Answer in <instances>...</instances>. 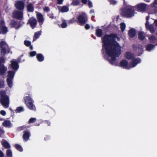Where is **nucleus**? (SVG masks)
<instances>
[{
  "label": "nucleus",
  "mask_w": 157,
  "mask_h": 157,
  "mask_svg": "<svg viewBox=\"0 0 157 157\" xmlns=\"http://www.w3.org/2000/svg\"><path fill=\"white\" fill-rule=\"evenodd\" d=\"M119 38L115 33L105 34L101 38L102 43V51L105 50V52L108 56L111 57L109 59L108 57L107 60L112 65L118 66L116 58L118 57L121 53V47L119 44L116 40V39Z\"/></svg>",
  "instance_id": "nucleus-1"
},
{
  "label": "nucleus",
  "mask_w": 157,
  "mask_h": 157,
  "mask_svg": "<svg viewBox=\"0 0 157 157\" xmlns=\"http://www.w3.org/2000/svg\"><path fill=\"white\" fill-rule=\"evenodd\" d=\"M24 56V54H22L19 56L17 59H13L10 61V68H12L13 71H10V88L13 86V78L16 72L19 68V63L25 61L24 59L21 60V58Z\"/></svg>",
  "instance_id": "nucleus-2"
},
{
  "label": "nucleus",
  "mask_w": 157,
  "mask_h": 157,
  "mask_svg": "<svg viewBox=\"0 0 157 157\" xmlns=\"http://www.w3.org/2000/svg\"><path fill=\"white\" fill-rule=\"evenodd\" d=\"M25 103L28 108L30 110L36 111V107L33 104L34 101L32 98L31 94H29L24 97Z\"/></svg>",
  "instance_id": "nucleus-3"
},
{
  "label": "nucleus",
  "mask_w": 157,
  "mask_h": 157,
  "mask_svg": "<svg viewBox=\"0 0 157 157\" xmlns=\"http://www.w3.org/2000/svg\"><path fill=\"white\" fill-rule=\"evenodd\" d=\"M8 48V46L6 43L4 41H2L0 43V50L1 55L2 56L0 59V67L1 66L2 62H4L5 58L3 57L6 53L7 49Z\"/></svg>",
  "instance_id": "nucleus-4"
},
{
  "label": "nucleus",
  "mask_w": 157,
  "mask_h": 157,
  "mask_svg": "<svg viewBox=\"0 0 157 157\" xmlns=\"http://www.w3.org/2000/svg\"><path fill=\"white\" fill-rule=\"evenodd\" d=\"M0 95L1 103L4 107L7 108L9 105V97L6 94V92L4 91H1Z\"/></svg>",
  "instance_id": "nucleus-5"
},
{
  "label": "nucleus",
  "mask_w": 157,
  "mask_h": 157,
  "mask_svg": "<svg viewBox=\"0 0 157 157\" xmlns=\"http://www.w3.org/2000/svg\"><path fill=\"white\" fill-rule=\"evenodd\" d=\"M135 10L132 6H126L122 11V15L126 17L130 18L134 16Z\"/></svg>",
  "instance_id": "nucleus-6"
},
{
  "label": "nucleus",
  "mask_w": 157,
  "mask_h": 157,
  "mask_svg": "<svg viewBox=\"0 0 157 157\" xmlns=\"http://www.w3.org/2000/svg\"><path fill=\"white\" fill-rule=\"evenodd\" d=\"M77 22L81 26L84 25L88 21V18L86 15L80 14L77 18Z\"/></svg>",
  "instance_id": "nucleus-7"
},
{
  "label": "nucleus",
  "mask_w": 157,
  "mask_h": 157,
  "mask_svg": "<svg viewBox=\"0 0 157 157\" xmlns=\"http://www.w3.org/2000/svg\"><path fill=\"white\" fill-rule=\"evenodd\" d=\"M132 48L134 50L137 51L138 56H140L143 52L142 46L140 44H138L137 45L133 44L132 45Z\"/></svg>",
  "instance_id": "nucleus-8"
},
{
  "label": "nucleus",
  "mask_w": 157,
  "mask_h": 157,
  "mask_svg": "<svg viewBox=\"0 0 157 157\" xmlns=\"http://www.w3.org/2000/svg\"><path fill=\"white\" fill-rule=\"evenodd\" d=\"M12 14L13 17L17 19H21L23 17V12L22 11L14 10Z\"/></svg>",
  "instance_id": "nucleus-9"
},
{
  "label": "nucleus",
  "mask_w": 157,
  "mask_h": 157,
  "mask_svg": "<svg viewBox=\"0 0 157 157\" xmlns=\"http://www.w3.org/2000/svg\"><path fill=\"white\" fill-rule=\"evenodd\" d=\"M147 4L144 3H140L135 6V8L140 12H144L146 10Z\"/></svg>",
  "instance_id": "nucleus-10"
},
{
  "label": "nucleus",
  "mask_w": 157,
  "mask_h": 157,
  "mask_svg": "<svg viewBox=\"0 0 157 157\" xmlns=\"http://www.w3.org/2000/svg\"><path fill=\"white\" fill-rule=\"evenodd\" d=\"M15 6L17 9L20 11H23L25 7V3L22 1L19 0L16 2Z\"/></svg>",
  "instance_id": "nucleus-11"
},
{
  "label": "nucleus",
  "mask_w": 157,
  "mask_h": 157,
  "mask_svg": "<svg viewBox=\"0 0 157 157\" xmlns=\"http://www.w3.org/2000/svg\"><path fill=\"white\" fill-rule=\"evenodd\" d=\"M28 23H29L31 28L33 29L36 27L37 21L35 18L32 17L28 20Z\"/></svg>",
  "instance_id": "nucleus-12"
},
{
  "label": "nucleus",
  "mask_w": 157,
  "mask_h": 157,
  "mask_svg": "<svg viewBox=\"0 0 157 157\" xmlns=\"http://www.w3.org/2000/svg\"><path fill=\"white\" fill-rule=\"evenodd\" d=\"M132 61L130 63V67L127 68V69H130L132 68L135 67L138 63H140L141 62V59L139 58L137 59L134 58L132 60Z\"/></svg>",
  "instance_id": "nucleus-13"
},
{
  "label": "nucleus",
  "mask_w": 157,
  "mask_h": 157,
  "mask_svg": "<svg viewBox=\"0 0 157 157\" xmlns=\"http://www.w3.org/2000/svg\"><path fill=\"white\" fill-rule=\"evenodd\" d=\"M0 31L2 34H5L7 32V28L5 25V22L3 21L0 22Z\"/></svg>",
  "instance_id": "nucleus-14"
},
{
  "label": "nucleus",
  "mask_w": 157,
  "mask_h": 157,
  "mask_svg": "<svg viewBox=\"0 0 157 157\" xmlns=\"http://www.w3.org/2000/svg\"><path fill=\"white\" fill-rule=\"evenodd\" d=\"M23 133L22 138L24 141L26 142L29 140V137L31 136V133L28 130L24 131Z\"/></svg>",
  "instance_id": "nucleus-15"
},
{
  "label": "nucleus",
  "mask_w": 157,
  "mask_h": 157,
  "mask_svg": "<svg viewBox=\"0 0 157 157\" xmlns=\"http://www.w3.org/2000/svg\"><path fill=\"white\" fill-rule=\"evenodd\" d=\"M36 17L39 25L41 26L44 21L43 15L40 13H38L36 15Z\"/></svg>",
  "instance_id": "nucleus-16"
},
{
  "label": "nucleus",
  "mask_w": 157,
  "mask_h": 157,
  "mask_svg": "<svg viewBox=\"0 0 157 157\" xmlns=\"http://www.w3.org/2000/svg\"><path fill=\"white\" fill-rule=\"evenodd\" d=\"M120 65L121 67L124 68H127L128 67H130V65L128 66V62L125 60H123L121 61L120 63Z\"/></svg>",
  "instance_id": "nucleus-17"
},
{
  "label": "nucleus",
  "mask_w": 157,
  "mask_h": 157,
  "mask_svg": "<svg viewBox=\"0 0 157 157\" xmlns=\"http://www.w3.org/2000/svg\"><path fill=\"white\" fill-rule=\"evenodd\" d=\"M125 56L126 58L128 59L132 60L135 58L134 54H132L129 52H127L125 53Z\"/></svg>",
  "instance_id": "nucleus-18"
},
{
  "label": "nucleus",
  "mask_w": 157,
  "mask_h": 157,
  "mask_svg": "<svg viewBox=\"0 0 157 157\" xmlns=\"http://www.w3.org/2000/svg\"><path fill=\"white\" fill-rule=\"evenodd\" d=\"M136 34L135 30L133 28L131 29L128 31V35L131 38L134 37Z\"/></svg>",
  "instance_id": "nucleus-19"
},
{
  "label": "nucleus",
  "mask_w": 157,
  "mask_h": 157,
  "mask_svg": "<svg viewBox=\"0 0 157 157\" xmlns=\"http://www.w3.org/2000/svg\"><path fill=\"white\" fill-rule=\"evenodd\" d=\"M27 10L28 12H33L34 11V7L32 3H29L27 6Z\"/></svg>",
  "instance_id": "nucleus-20"
},
{
  "label": "nucleus",
  "mask_w": 157,
  "mask_h": 157,
  "mask_svg": "<svg viewBox=\"0 0 157 157\" xmlns=\"http://www.w3.org/2000/svg\"><path fill=\"white\" fill-rule=\"evenodd\" d=\"M157 45V43L154 45L151 44H148L146 46V50L147 51L150 52L154 48L155 46Z\"/></svg>",
  "instance_id": "nucleus-21"
},
{
  "label": "nucleus",
  "mask_w": 157,
  "mask_h": 157,
  "mask_svg": "<svg viewBox=\"0 0 157 157\" xmlns=\"http://www.w3.org/2000/svg\"><path fill=\"white\" fill-rule=\"evenodd\" d=\"M147 29L151 33H155V30L154 28V26L152 25H149L148 24L147 26H145Z\"/></svg>",
  "instance_id": "nucleus-22"
},
{
  "label": "nucleus",
  "mask_w": 157,
  "mask_h": 157,
  "mask_svg": "<svg viewBox=\"0 0 157 157\" xmlns=\"http://www.w3.org/2000/svg\"><path fill=\"white\" fill-rule=\"evenodd\" d=\"M59 9L60 12L63 13L67 12L69 10L68 7L66 6H63L60 7Z\"/></svg>",
  "instance_id": "nucleus-23"
},
{
  "label": "nucleus",
  "mask_w": 157,
  "mask_h": 157,
  "mask_svg": "<svg viewBox=\"0 0 157 157\" xmlns=\"http://www.w3.org/2000/svg\"><path fill=\"white\" fill-rule=\"evenodd\" d=\"M36 58L37 60L40 62L43 61L44 59V57L43 55L41 53L37 54Z\"/></svg>",
  "instance_id": "nucleus-24"
},
{
  "label": "nucleus",
  "mask_w": 157,
  "mask_h": 157,
  "mask_svg": "<svg viewBox=\"0 0 157 157\" xmlns=\"http://www.w3.org/2000/svg\"><path fill=\"white\" fill-rule=\"evenodd\" d=\"M103 34V31L101 29H98L96 30L95 35L98 37H101Z\"/></svg>",
  "instance_id": "nucleus-25"
},
{
  "label": "nucleus",
  "mask_w": 157,
  "mask_h": 157,
  "mask_svg": "<svg viewBox=\"0 0 157 157\" xmlns=\"http://www.w3.org/2000/svg\"><path fill=\"white\" fill-rule=\"evenodd\" d=\"M10 25L11 27L12 28H15L16 29H17L18 28V27H17V21L14 20H12L11 21H10Z\"/></svg>",
  "instance_id": "nucleus-26"
},
{
  "label": "nucleus",
  "mask_w": 157,
  "mask_h": 157,
  "mask_svg": "<svg viewBox=\"0 0 157 157\" xmlns=\"http://www.w3.org/2000/svg\"><path fill=\"white\" fill-rule=\"evenodd\" d=\"M145 37V34L144 32H140L139 33L138 38L141 40H144Z\"/></svg>",
  "instance_id": "nucleus-27"
},
{
  "label": "nucleus",
  "mask_w": 157,
  "mask_h": 157,
  "mask_svg": "<svg viewBox=\"0 0 157 157\" xmlns=\"http://www.w3.org/2000/svg\"><path fill=\"white\" fill-rule=\"evenodd\" d=\"M14 146L15 148L19 151L20 152H22L23 151V148L20 145L16 144L14 145Z\"/></svg>",
  "instance_id": "nucleus-28"
},
{
  "label": "nucleus",
  "mask_w": 157,
  "mask_h": 157,
  "mask_svg": "<svg viewBox=\"0 0 157 157\" xmlns=\"http://www.w3.org/2000/svg\"><path fill=\"white\" fill-rule=\"evenodd\" d=\"M7 69L5 67L3 66L2 67H0V75H2L5 73Z\"/></svg>",
  "instance_id": "nucleus-29"
},
{
  "label": "nucleus",
  "mask_w": 157,
  "mask_h": 157,
  "mask_svg": "<svg viewBox=\"0 0 157 157\" xmlns=\"http://www.w3.org/2000/svg\"><path fill=\"white\" fill-rule=\"evenodd\" d=\"M80 2V0H72L71 4L73 6H77L79 5Z\"/></svg>",
  "instance_id": "nucleus-30"
},
{
  "label": "nucleus",
  "mask_w": 157,
  "mask_h": 157,
  "mask_svg": "<svg viewBox=\"0 0 157 157\" xmlns=\"http://www.w3.org/2000/svg\"><path fill=\"white\" fill-rule=\"evenodd\" d=\"M149 40L151 43H155V41L157 40V38L155 36H151L149 38Z\"/></svg>",
  "instance_id": "nucleus-31"
},
{
  "label": "nucleus",
  "mask_w": 157,
  "mask_h": 157,
  "mask_svg": "<svg viewBox=\"0 0 157 157\" xmlns=\"http://www.w3.org/2000/svg\"><path fill=\"white\" fill-rule=\"evenodd\" d=\"M24 111L23 108L22 106L18 107L16 110V113H20Z\"/></svg>",
  "instance_id": "nucleus-32"
},
{
  "label": "nucleus",
  "mask_w": 157,
  "mask_h": 157,
  "mask_svg": "<svg viewBox=\"0 0 157 157\" xmlns=\"http://www.w3.org/2000/svg\"><path fill=\"white\" fill-rule=\"evenodd\" d=\"M28 127L25 125H23L21 126L18 127L17 128V130L18 131L23 130L27 128Z\"/></svg>",
  "instance_id": "nucleus-33"
},
{
  "label": "nucleus",
  "mask_w": 157,
  "mask_h": 157,
  "mask_svg": "<svg viewBox=\"0 0 157 157\" xmlns=\"http://www.w3.org/2000/svg\"><path fill=\"white\" fill-rule=\"evenodd\" d=\"M2 145L5 148H10V145L9 143L6 141L4 142L3 143Z\"/></svg>",
  "instance_id": "nucleus-34"
},
{
  "label": "nucleus",
  "mask_w": 157,
  "mask_h": 157,
  "mask_svg": "<svg viewBox=\"0 0 157 157\" xmlns=\"http://www.w3.org/2000/svg\"><path fill=\"white\" fill-rule=\"evenodd\" d=\"M41 32L39 31L35 33L34 36V39H37L41 35Z\"/></svg>",
  "instance_id": "nucleus-35"
},
{
  "label": "nucleus",
  "mask_w": 157,
  "mask_h": 157,
  "mask_svg": "<svg viewBox=\"0 0 157 157\" xmlns=\"http://www.w3.org/2000/svg\"><path fill=\"white\" fill-rule=\"evenodd\" d=\"M4 126L7 127L10 126V121L6 120L4 121L2 123Z\"/></svg>",
  "instance_id": "nucleus-36"
},
{
  "label": "nucleus",
  "mask_w": 157,
  "mask_h": 157,
  "mask_svg": "<svg viewBox=\"0 0 157 157\" xmlns=\"http://www.w3.org/2000/svg\"><path fill=\"white\" fill-rule=\"evenodd\" d=\"M125 24L124 23H122L121 24L120 28L122 32H123L125 30Z\"/></svg>",
  "instance_id": "nucleus-37"
},
{
  "label": "nucleus",
  "mask_w": 157,
  "mask_h": 157,
  "mask_svg": "<svg viewBox=\"0 0 157 157\" xmlns=\"http://www.w3.org/2000/svg\"><path fill=\"white\" fill-rule=\"evenodd\" d=\"M6 80L8 85L10 87V70L8 71V77Z\"/></svg>",
  "instance_id": "nucleus-38"
},
{
  "label": "nucleus",
  "mask_w": 157,
  "mask_h": 157,
  "mask_svg": "<svg viewBox=\"0 0 157 157\" xmlns=\"http://www.w3.org/2000/svg\"><path fill=\"white\" fill-rule=\"evenodd\" d=\"M36 119L35 118H31L29 119L28 123L30 124L34 123L36 122Z\"/></svg>",
  "instance_id": "nucleus-39"
},
{
  "label": "nucleus",
  "mask_w": 157,
  "mask_h": 157,
  "mask_svg": "<svg viewBox=\"0 0 157 157\" xmlns=\"http://www.w3.org/2000/svg\"><path fill=\"white\" fill-rule=\"evenodd\" d=\"M24 44L27 47H29L31 44V42L29 41L25 40L24 41Z\"/></svg>",
  "instance_id": "nucleus-40"
},
{
  "label": "nucleus",
  "mask_w": 157,
  "mask_h": 157,
  "mask_svg": "<svg viewBox=\"0 0 157 157\" xmlns=\"http://www.w3.org/2000/svg\"><path fill=\"white\" fill-rule=\"evenodd\" d=\"M36 52L35 51L31 52L29 53V56L31 57H34L36 55Z\"/></svg>",
  "instance_id": "nucleus-41"
},
{
  "label": "nucleus",
  "mask_w": 157,
  "mask_h": 157,
  "mask_svg": "<svg viewBox=\"0 0 157 157\" xmlns=\"http://www.w3.org/2000/svg\"><path fill=\"white\" fill-rule=\"evenodd\" d=\"M76 22H77L76 20L74 18L68 20V23L69 24L73 23Z\"/></svg>",
  "instance_id": "nucleus-42"
},
{
  "label": "nucleus",
  "mask_w": 157,
  "mask_h": 157,
  "mask_svg": "<svg viewBox=\"0 0 157 157\" xmlns=\"http://www.w3.org/2000/svg\"><path fill=\"white\" fill-rule=\"evenodd\" d=\"M111 4L115 5L117 4V2L115 0H108Z\"/></svg>",
  "instance_id": "nucleus-43"
},
{
  "label": "nucleus",
  "mask_w": 157,
  "mask_h": 157,
  "mask_svg": "<svg viewBox=\"0 0 157 157\" xmlns=\"http://www.w3.org/2000/svg\"><path fill=\"white\" fill-rule=\"evenodd\" d=\"M67 25L66 22H63L61 24V27L63 28L67 27Z\"/></svg>",
  "instance_id": "nucleus-44"
},
{
  "label": "nucleus",
  "mask_w": 157,
  "mask_h": 157,
  "mask_svg": "<svg viewBox=\"0 0 157 157\" xmlns=\"http://www.w3.org/2000/svg\"><path fill=\"white\" fill-rule=\"evenodd\" d=\"M149 18H150V17L149 16H148L146 17V22L145 24V26H147V25H148V24H149V22H148V20H149Z\"/></svg>",
  "instance_id": "nucleus-45"
},
{
  "label": "nucleus",
  "mask_w": 157,
  "mask_h": 157,
  "mask_svg": "<svg viewBox=\"0 0 157 157\" xmlns=\"http://www.w3.org/2000/svg\"><path fill=\"white\" fill-rule=\"evenodd\" d=\"M0 113L1 115L3 116H5L6 114V112L3 110H2L0 111Z\"/></svg>",
  "instance_id": "nucleus-46"
},
{
  "label": "nucleus",
  "mask_w": 157,
  "mask_h": 157,
  "mask_svg": "<svg viewBox=\"0 0 157 157\" xmlns=\"http://www.w3.org/2000/svg\"><path fill=\"white\" fill-rule=\"evenodd\" d=\"M44 10L45 12H48L49 11L50 9L48 7H45L44 8Z\"/></svg>",
  "instance_id": "nucleus-47"
},
{
  "label": "nucleus",
  "mask_w": 157,
  "mask_h": 157,
  "mask_svg": "<svg viewBox=\"0 0 157 157\" xmlns=\"http://www.w3.org/2000/svg\"><path fill=\"white\" fill-rule=\"evenodd\" d=\"M85 29L86 30H88L90 28V26L89 24H86L85 26Z\"/></svg>",
  "instance_id": "nucleus-48"
},
{
  "label": "nucleus",
  "mask_w": 157,
  "mask_h": 157,
  "mask_svg": "<svg viewBox=\"0 0 157 157\" xmlns=\"http://www.w3.org/2000/svg\"><path fill=\"white\" fill-rule=\"evenodd\" d=\"M88 5L89 6V7L90 8L92 7H93L92 3V2L90 1H88Z\"/></svg>",
  "instance_id": "nucleus-49"
},
{
  "label": "nucleus",
  "mask_w": 157,
  "mask_h": 157,
  "mask_svg": "<svg viewBox=\"0 0 157 157\" xmlns=\"http://www.w3.org/2000/svg\"><path fill=\"white\" fill-rule=\"evenodd\" d=\"M48 15L51 19L54 18V16H53V14H48Z\"/></svg>",
  "instance_id": "nucleus-50"
},
{
  "label": "nucleus",
  "mask_w": 157,
  "mask_h": 157,
  "mask_svg": "<svg viewBox=\"0 0 157 157\" xmlns=\"http://www.w3.org/2000/svg\"><path fill=\"white\" fill-rule=\"evenodd\" d=\"M3 86L4 85L3 82L0 80V88L3 87Z\"/></svg>",
  "instance_id": "nucleus-51"
},
{
  "label": "nucleus",
  "mask_w": 157,
  "mask_h": 157,
  "mask_svg": "<svg viewBox=\"0 0 157 157\" xmlns=\"http://www.w3.org/2000/svg\"><path fill=\"white\" fill-rule=\"evenodd\" d=\"M45 123L48 126H50L51 122L49 121L46 120L44 121Z\"/></svg>",
  "instance_id": "nucleus-52"
},
{
  "label": "nucleus",
  "mask_w": 157,
  "mask_h": 157,
  "mask_svg": "<svg viewBox=\"0 0 157 157\" xmlns=\"http://www.w3.org/2000/svg\"><path fill=\"white\" fill-rule=\"evenodd\" d=\"M63 0H57V3L58 4L60 5L62 3Z\"/></svg>",
  "instance_id": "nucleus-53"
},
{
  "label": "nucleus",
  "mask_w": 157,
  "mask_h": 157,
  "mask_svg": "<svg viewBox=\"0 0 157 157\" xmlns=\"http://www.w3.org/2000/svg\"><path fill=\"white\" fill-rule=\"evenodd\" d=\"M4 131L1 128H0V137L1 136V135L4 134Z\"/></svg>",
  "instance_id": "nucleus-54"
},
{
  "label": "nucleus",
  "mask_w": 157,
  "mask_h": 157,
  "mask_svg": "<svg viewBox=\"0 0 157 157\" xmlns=\"http://www.w3.org/2000/svg\"><path fill=\"white\" fill-rule=\"evenodd\" d=\"M10 149H8L6 151V155L8 156H10Z\"/></svg>",
  "instance_id": "nucleus-55"
},
{
  "label": "nucleus",
  "mask_w": 157,
  "mask_h": 157,
  "mask_svg": "<svg viewBox=\"0 0 157 157\" xmlns=\"http://www.w3.org/2000/svg\"><path fill=\"white\" fill-rule=\"evenodd\" d=\"M81 1L84 4H86L87 2V0H81Z\"/></svg>",
  "instance_id": "nucleus-56"
},
{
  "label": "nucleus",
  "mask_w": 157,
  "mask_h": 157,
  "mask_svg": "<svg viewBox=\"0 0 157 157\" xmlns=\"http://www.w3.org/2000/svg\"><path fill=\"white\" fill-rule=\"evenodd\" d=\"M4 154L0 150V157H3Z\"/></svg>",
  "instance_id": "nucleus-57"
},
{
  "label": "nucleus",
  "mask_w": 157,
  "mask_h": 157,
  "mask_svg": "<svg viewBox=\"0 0 157 157\" xmlns=\"http://www.w3.org/2000/svg\"><path fill=\"white\" fill-rule=\"evenodd\" d=\"M49 137L48 136H46L44 138V140H48L49 139Z\"/></svg>",
  "instance_id": "nucleus-58"
},
{
  "label": "nucleus",
  "mask_w": 157,
  "mask_h": 157,
  "mask_svg": "<svg viewBox=\"0 0 157 157\" xmlns=\"http://www.w3.org/2000/svg\"><path fill=\"white\" fill-rule=\"evenodd\" d=\"M90 14L94 13V10L93 9L90 10Z\"/></svg>",
  "instance_id": "nucleus-59"
},
{
  "label": "nucleus",
  "mask_w": 157,
  "mask_h": 157,
  "mask_svg": "<svg viewBox=\"0 0 157 157\" xmlns=\"http://www.w3.org/2000/svg\"><path fill=\"white\" fill-rule=\"evenodd\" d=\"M29 48L30 49V50H32L33 49V46L32 45H31L29 46Z\"/></svg>",
  "instance_id": "nucleus-60"
},
{
  "label": "nucleus",
  "mask_w": 157,
  "mask_h": 157,
  "mask_svg": "<svg viewBox=\"0 0 157 157\" xmlns=\"http://www.w3.org/2000/svg\"><path fill=\"white\" fill-rule=\"evenodd\" d=\"M154 23L155 25L157 26V20H155V21Z\"/></svg>",
  "instance_id": "nucleus-61"
},
{
  "label": "nucleus",
  "mask_w": 157,
  "mask_h": 157,
  "mask_svg": "<svg viewBox=\"0 0 157 157\" xmlns=\"http://www.w3.org/2000/svg\"><path fill=\"white\" fill-rule=\"evenodd\" d=\"M144 1L146 2H150V0H144Z\"/></svg>",
  "instance_id": "nucleus-62"
},
{
  "label": "nucleus",
  "mask_w": 157,
  "mask_h": 157,
  "mask_svg": "<svg viewBox=\"0 0 157 157\" xmlns=\"http://www.w3.org/2000/svg\"><path fill=\"white\" fill-rule=\"evenodd\" d=\"M10 113H13L14 112H13V110H12V109H10Z\"/></svg>",
  "instance_id": "nucleus-63"
},
{
  "label": "nucleus",
  "mask_w": 157,
  "mask_h": 157,
  "mask_svg": "<svg viewBox=\"0 0 157 157\" xmlns=\"http://www.w3.org/2000/svg\"><path fill=\"white\" fill-rule=\"evenodd\" d=\"M153 12L154 13H156L157 12V11L156 10H154Z\"/></svg>",
  "instance_id": "nucleus-64"
}]
</instances>
